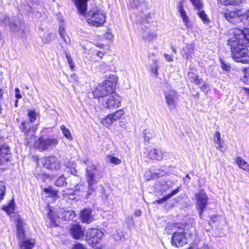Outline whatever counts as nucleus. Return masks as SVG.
I'll use <instances>...</instances> for the list:
<instances>
[{
  "label": "nucleus",
  "instance_id": "nucleus-12",
  "mask_svg": "<svg viewBox=\"0 0 249 249\" xmlns=\"http://www.w3.org/2000/svg\"><path fill=\"white\" fill-rule=\"evenodd\" d=\"M147 156L150 159L160 160L163 159H167L169 154L160 149L153 148L148 152Z\"/></svg>",
  "mask_w": 249,
  "mask_h": 249
},
{
  "label": "nucleus",
  "instance_id": "nucleus-8",
  "mask_svg": "<svg viewBox=\"0 0 249 249\" xmlns=\"http://www.w3.org/2000/svg\"><path fill=\"white\" fill-rule=\"evenodd\" d=\"M196 199V206L199 209V215L202 216L203 211L208 204V198L203 190H200L195 195Z\"/></svg>",
  "mask_w": 249,
  "mask_h": 249
},
{
  "label": "nucleus",
  "instance_id": "nucleus-49",
  "mask_svg": "<svg viewBox=\"0 0 249 249\" xmlns=\"http://www.w3.org/2000/svg\"><path fill=\"white\" fill-rule=\"evenodd\" d=\"M163 55L167 62H171L173 61V56L172 55L166 53H163Z\"/></svg>",
  "mask_w": 249,
  "mask_h": 249
},
{
  "label": "nucleus",
  "instance_id": "nucleus-54",
  "mask_svg": "<svg viewBox=\"0 0 249 249\" xmlns=\"http://www.w3.org/2000/svg\"><path fill=\"white\" fill-rule=\"evenodd\" d=\"M67 191H69V190H67ZM67 191H63L62 192V195L64 196H68L69 195H71V193H68V192H66Z\"/></svg>",
  "mask_w": 249,
  "mask_h": 249
},
{
  "label": "nucleus",
  "instance_id": "nucleus-52",
  "mask_svg": "<svg viewBox=\"0 0 249 249\" xmlns=\"http://www.w3.org/2000/svg\"><path fill=\"white\" fill-rule=\"evenodd\" d=\"M105 54V53L102 52V51H98L97 52L96 55L97 56H98L100 58H102L104 56Z\"/></svg>",
  "mask_w": 249,
  "mask_h": 249
},
{
  "label": "nucleus",
  "instance_id": "nucleus-33",
  "mask_svg": "<svg viewBox=\"0 0 249 249\" xmlns=\"http://www.w3.org/2000/svg\"><path fill=\"white\" fill-rule=\"evenodd\" d=\"M107 161L109 163L114 164H119L121 162L120 159L112 155H107Z\"/></svg>",
  "mask_w": 249,
  "mask_h": 249
},
{
  "label": "nucleus",
  "instance_id": "nucleus-27",
  "mask_svg": "<svg viewBox=\"0 0 249 249\" xmlns=\"http://www.w3.org/2000/svg\"><path fill=\"white\" fill-rule=\"evenodd\" d=\"M178 192H179L178 189H176V190L172 191L170 194H169L168 195H167L166 196L163 197L162 198L156 200L154 202V203H158V204L163 203V202H165L166 201H167V200L170 199L171 197H172L174 195L177 194L178 193Z\"/></svg>",
  "mask_w": 249,
  "mask_h": 249
},
{
  "label": "nucleus",
  "instance_id": "nucleus-4",
  "mask_svg": "<svg viewBox=\"0 0 249 249\" xmlns=\"http://www.w3.org/2000/svg\"><path fill=\"white\" fill-rule=\"evenodd\" d=\"M86 11L87 9L83 14L79 12L78 13L84 17L89 24L97 27L103 25L106 21V17L104 14L98 10H90L86 14Z\"/></svg>",
  "mask_w": 249,
  "mask_h": 249
},
{
  "label": "nucleus",
  "instance_id": "nucleus-37",
  "mask_svg": "<svg viewBox=\"0 0 249 249\" xmlns=\"http://www.w3.org/2000/svg\"><path fill=\"white\" fill-rule=\"evenodd\" d=\"M6 187L4 182L0 181V201L3 199L5 194Z\"/></svg>",
  "mask_w": 249,
  "mask_h": 249
},
{
  "label": "nucleus",
  "instance_id": "nucleus-24",
  "mask_svg": "<svg viewBox=\"0 0 249 249\" xmlns=\"http://www.w3.org/2000/svg\"><path fill=\"white\" fill-rule=\"evenodd\" d=\"M235 162L239 168L246 171H249V164L242 157H237L235 159Z\"/></svg>",
  "mask_w": 249,
  "mask_h": 249
},
{
  "label": "nucleus",
  "instance_id": "nucleus-9",
  "mask_svg": "<svg viewBox=\"0 0 249 249\" xmlns=\"http://www.w3.org/2000/svg\"><path fill=\"white\" fill-rule=\"evenodd\" d=\"M164 95L166 103L170 109H173L176 106L178 100L177 92L173 89H167L164 90Z\"/></svg>",
  "mask_w": 249,
  "mask_h": 249
},
{
  "label": "nucleus",
  "instance_id": "nucleus-29",
  "mask_svg": "<svg viewBox=\"0 0 249 249\" xmlns=\"http://www.w3.org/2000/svg\"><path fill=\"white\" fill-rule=\"evenodd\" d=\"M3 209L8 214H10V213H14L15 210V204L14 199H13L8 205L3 207Z\"/></svg>",
  "mask_w": 249,
  "mask_h": 249
},
{
  "label": "nucleus",
  "instance_id": "nucleus-7",
  "mask_svg": "<svg viewBox=\"0 0 249 249\" xmlns=\"http://www.w3.org/2000/svg\"><path fill=\"white\" fill-rule=\"evenodd\" d=\"M58 142L56 139L40 138L35 142V146L40 151H44L56 146Z\"/></svg>",
  "mask_w": 249,
  "mask_h": 249
},
{
  "label": "nucleus",
  "instance_id": "nucleus-22",
  "mask_svg": "<svg viewBox=\"0 0 249 249\" xmlns=\"http://www.w3.org/2000/svg\"><path fill=\"white\" fill-rule=\"evenodd\" d=\"M77 9L78 12L81 14L84 13L86 9L87 2L89 0H73Z\"/></svg>",
  "mask_w": 249,
  "mask_h": 249
},
{
  "label": "nucleus",
  "instance_id": "nucleus-50",
  "mask_svg": "<svg viewBox=\"0 0 249 249\" xmlns=\"http://www.w3.org/2000/svg\"><path fill=\"white\" fill-rule=\"evenodd\" d=\"M104 37L109 40H110L113 38V35L112 34L109 32L106 33L104 35Z\"/></svg>",
  "mask_w": 249,
  "mask_h": 249
},
{
  "label": "nucleus",
  "instance_id": "nucleus-56",
  "mask_svg": "<svg viewBox=\"0 0 249 249\" xmlns=\"http://www.w3.org/2000/svg\"><path fill=\"white\" fill-rule=\"evenodd\" d=\"M171 49L174 53H177L176 49L174 46H171Z\"/></svg>",
  "mask_w": 249,
  "mask_h": 249
},
{
  "label": "nucleus",
  "instance_id": "nucleus-20",
  "mask_svg": "<svg viewBox=\"0 0 249 249\" xmlns=\"http://www.w3.org/2000/svg\"><path fill=\"white\" fill-rule=\"evenodd\" d=\"M80 218L83 223L88 224L91 222L93 220L91 210L89 209L83 210L81 212Z\"/></svg>",
  "mask_w": 249,
  "mask_h": 249
},
{
  "label": "nucleus",
  "instance_id": "nucleus-31",
  "mask_svg": "<svg viewBox=\"0 0 249 249\" xmlns=\"http://www.w3.org/2000/svg\"><path fill=\"white\" fill-rule=\"evenodd\" d=\"M58 32H59V34L61 37L62 38V39H63V40L67 44H68L70 42V39L69 38L67 39L66 37V35H65L64 27V25L62 23H60Z\"/></svg>",
  "mask_w": 249,
  "mask_h": 249
},
{
  "label": "nucleus",
  "instance_id": "nucleus-28",
  "mask_svg": "<svg viewBox=\"0 0 249 249\" xmlns=\"http://www.w3.org/2000/svg\"><path fill=\"white\" fill-rule=\"evenodd\" d=\"M188 77L191 80V82L196 84L199 86L201 84L202 79H198V76L193 72H189L188 74Z\"/></svg>",
  "mask_w": 249,
  "mask_h": 249
},
{
  "label": "nucleus",
  "instance_id": "nucleus-32",
  "mask_svg": "<svg viewBox=\"0 0 249 249\" xmlns=\"http://www.w3.org/2000/svg\"><path fill=\"white\" fill-rule=\"evenodd\" d=\"M197 14L204 23H208L210 22V20L208 16L204 11L200 10V9L198 10Z\"/></svg>",
  "mask_w": 249,
  "mask_h": 249
},
{
  "label": "nucleus",
  "instance_id": "nucleus-57",
  "mask_svg": "<svg viewBox=\"0 0 249 249\" xmlns=\"http://www.w3.org/2000/svg\"><path fill=\"white\" fill-rule=\"evenodd\" d=\"M16 97L18 99H19L21 97V96L19 93H18L16 94Z\"/></svg>",
  "mask_w": 249,
  "mask_h": 249
},
{
  "label": "nucleus",
  "instance_id": "nucleus-47",
  "mask_svg": "<svg viewBox=\"0 0 249 249\" xmlns=\"http://www.w3.org/2000/svg\"><path fill=\"white\" fill-rule=\"evenodd\" d=\"M221 68L222 69L225 71H229L230 68V66L229 64H226L223 61H221Z\"/></svg>",
  "mask_w": 249,
  "mask_h": 249
},
{
  "label": "nucleus",
  "instance_id": "nucleus-30",
  "mask_svg": "<svg viewBox=\"0 0 249 249\" xmlns=\"http://www.w3.org/2000/svg\"><path fill=\"white\" fill-rule=\"evenodd\" d=\"M43 191L46 193L48 196H57L58 191L54 190L52 187H48L47 188H44Z\"/></svg>",
  "mask_w": 249,
  "mask_h": 249
},
{
  "label": "nucleus",
  "instance_id": "nucleus-39",
  "mask_svg": "<svg viewBox=\"0 0 249 249\" xmlns=\"http://www.w3.org/2000/svg\"><path fill=\"white\" fill-rule=\"evenodd\" d=\"M244 75L242 78V80L245 83L249 85V68L246 69L244 71Z\"/></svg>",
  "mask_w": 249,
  "mask_h": 249
},
{
  "label": "nucleus",
  "instance_id": "nucleus-13",
  "mask_svg": "<svg viewBox=\"0 0 249 249\" xmlns=\"http://www.w3.org/2000/svg\"><path fill=\"white\" fill-rule=\"evenodd\" d=\"M124 114V111L122 109L118 110L113 114H108L102 121V124L106 127H108L114 121L119 120Z\"/></svg>",
  "mask_w": 249,
  "mask_h": 249
},
{
  "label": "nucleus",
  "instance_id": "nucleus-51",
  "mask_svg": "<svg viewBox=\"0 0 249 249\" xmlns=\"http://www.w3.org/2000/svg\"><path fill=\"white\" fill-rule=\"evenodd\" d=\"M199 87L202 90L204 91L207 89V86L204 84L202 80L201 84Z\"/></svg>",
  "mask_w": 249,
  "mask_h": 249
},
{
  "label": "nucleus",
  "instance_id": "nucleus-48",
  "mask_svg": "<svg viewBox=\"0 0 249 249\" xmlns=\"http://www.w3.org/2000/svg\"><path fill=\"white\" fill-rule=\"evenodd\" d=\"M72 249H87V248L85 245L77 243L73 247Z\"/></svg>",
  "mask_w": 249,
  "mask_h": 249
},
{
  "label": "nucleus",
  "instance_id": "nucleus-5",
  "mask_svg": "<svg viewBox=\"0 0 249 249\" xmlns=\"http://www.w3.org/2000/svg\"><path fill=\"white\" fill-rule=\"evenodd\" d=\"M225 18L229 22L236 24L242 22V10L235 8L233 10H226L222 12Z\"/></svg>",
  "mask_w": 249,
  "mask_h": 249
},
{
  "label": "nucleus",
  "instance_id": "nucleus-2",
  "mask_svg": "<svg viewBox=\"0 0 249 249\" xmlns=\"http://www.w3.org/2000/svg\"><path fill=\"white\" fill-rule=\"evenodd\" d=\"M85 163L87 165L86 177L88 184L86 196L89 197L94 192L96 189V185L102 177V175L96 165Z\"/></svg>",
  "mask_w": 249,
  "mask_h": 249
},
{
  "label": "nucleus",
  "instance_id": "nucleus-6",
  "mask_svg": "<svg viewBox=\"0 0 249 249\" xmlns=\"http://www.w3.org/2000/svg\"><path fill=\"white\" fill-rule=\"evenodd\" d=\"M86 236L89 244L93 245L97 244L101 240L103 236V232L98 229H89L87 231Z\"/></svg>",
  "mask_w": 249,
  "mask_h": 249
},
{
  "label": "nucleus",
  "instance_id": "nucleus-26",
  "mask_svg": "<svg viewBox=\"0 0 249 249\" xmlns=\"http://www.w3.org/2000/svg\"><path fill=\"white\" fill-rule=\"evenodd\" d=\"M143 134L144 141L147 142L149 141L151 139L155 136L154 131L150 128L144 129Z\"/></svg>",
  "mask_w": 249,
  "mask_h": 249
},
{
  "label": "nucleus",
  "instance_id": "nucleus-61",
  "mask_svg": "<svg viewBox=\"0 0 249 249\" xmlns=\"http://www.w3.org/2000/svg\"><path fill=\"white\" fill-rule=\"evenodd\" d=\"M81 188H84V186H83L82 185H81L80 187H79V189Z\"/></svg>",
  "mask_w": 249,
  "mask_h": 249
},
{
  "label": "nucleus",
  "instance_id": "nucleus-16",
  "mask_svg": "<svg viewBox=\"0 0 249 249\" xmlns=\"http://www.w3.org/2000/svg\"><path fill=\"white\" fill-rule=\"evenodd\" d=\"M11 157L9 147L6 145H0V165L6 164Z\"/></svg>",
  "mask_w": 249,
  "mask_h": 249
},
{
  "label": "nucleus",
  "instance_id": "nucleus-42",
  "mask_svg": "<svg viewBox=\"0 0 249 249\" xmlns=\"http://www.w3.org/2000/svg\"><path fill=\"white\" fill-rule=\"evenodd\" d=\"M17 230H22L24 229L23 226H24V222L17 216Z\"/></svg>",
  "mask_w": 249,
  "mask_h": 249
},
{
  "label": "nucleus",
  "instance_id": "nucleus-19",
  "mask_svg": "<svg viewBox=\"0 0 249 249\" xmlns=\"http://www.w3.org/2000/svg\"><path fill=\"white\" fill-rule=\"evenodd\" d=\"M178 10L186 28H191L192 27V25L190 23L189 18L187 16L186 12L184 10L183 5L181 2H179L178 6Z\"/></svg>",
  "mask_w": 249,
  "mask_h": 249
},
{
  "label": "nucleus",
  "instance_id": "nucleus-40",
  "mask_svg": "<svg viewBox=\"0 0 249 249\" xmlns=\"http://www.w3.org/2000/svg\"><path fill=\"white\" fill-rule=\"evenodd\" d=\"M242 22L249 23V10L246 12L242 11Z\"/></svg>",
  "mask_w": 249,
  "mask_h": 249
},
{
  "label": "nucleus",
  "instance_id": "nucleus-35",
  "mask_svg": "<svg viewBox=\"0 0 249 249\" xmlns=\"http://www.w3.org/2000/svg\"><path fill=\"white\" fill-rule=\"evenodd\" d=\"M67 184L66 178L63 176L59 177L55 182V186L62 187Z\"/></svg>",
  "mask_w": 249,
  "mask_h": 249
},
{
  "label": "nucleus",
  "instance_id": "nucleus-1",
  "mask_svg": "<svg viewBox=\"0 0 249 249\" xmlns=\"http://www.w3.org/2000/svg\"><path fill=\"white\" fill-rule=\"evenodd\" d=\"M230 34L233 37L228 41L231 46L233 59L237 62L249 63V51L246 47L249 46V28L242 30L238 28L232 29Z\"/></svg>",
  "mask_w": 249,
  "mask_h": 249
},
{
  "label": "nucleus",
  "instance_id": "nucleus-3",
  "mask_svg": "<svg viewBox=\"0 0 249 249\" xmlns=\"http://www.w3.org/2000/svg\"><path fill=\"white\" fill-rule=\"evenodd\" d=\"M116 82V77L114 75L110 76L109 79L98 85L92 92L94 98L99 99L113 93L115 89Z\"/></svg>",
  "mask_w": 249,
  "mask_h": 249
},
{
  "label": "nucleus",
  "instance_id": "nucleus-18",
  "mask_svg": "<svg viewBox=\"0 0 249 249\" xmlns=\"http://www.w3.org/2000/svg\"><path fill=\"white\" fill-rule=\"evenodd\" d=\"M121 98L117 95L110 96L105 102V107L107 108H113L121 105Z\"/></svg>",
  "mask_w": 249,
  "mask_h": 249
},
{
  "label": "nucleus",
  "instance_id": "nucleus-17",
  "mask_svg": "<svg viewBox=\"0 0 249 249\" xmlns=\"http://www.w3.org/2000/svg\"><path fill=\"white\" fill-rule=\"evenodd\" d=\"M44 165L48 169L57 170L59 169L60 163L55 157H48L45 158Z\"/></svg>",
  "mask_w": 249,
  "mask_h": 249
},
{
  "label": "nucleus",
  "instance_id": "nucleus-44",
  "mask_svg": "<svg viewBox=\"0 0 249 249\" xmlns=\"http://www.w3.org/2000/svg\"><path fill=\"white\" fill-rule=\"evenodd\" d=\"M66 57L67 60V61L71 69H73L74 68V63H73L72 61V59L71 58V55L70 53H66Z\"/></svg>",
  "mask_w": 249,
  "mask_h": 249
},
{
  "label": "nucleus",
  "instance_id": "nucleus-59",
  "mask_svg": "<svg viewBox=\"0 0 249 249\" xmlns=\"http://www.w3.org/2000/svg\"><path fill=\"white\" fill-rule=\"evenodd\" d=\"M19 91V89L18 88H17V89H15V92H16V93H18Z\"/></svg>",
  "mask_w": 249,
  "mask_h": 249
},
{
  "label": "nucleus",
  "instance_id": "nucleus-62",
  "mask_svg": "<svg viewBox=\"0 0 249 249\" xmlns=\"http://www.w3.org/2000/svg\"><path fill=\"white\" fill-rule=\"evenodd\" d=\"M50 213H51V210H50V212L48 213V214L49 216L50 215V214H49Z\"/></svg>",
  "mask_w": 249,
  "mask_h": 249
},
{
  "label": "nucleus",
  "instance_id": "nucleus-46",
  "mask_svg": "<svg viewBox=\"0 0 249 249\" xmlns=\"http://www.w3.org/2000/svg\"><path fill=\"white\" fill-rule=\"evenodd\" d=\"M158 68L157 61H154L153 66H151V71L156 75H158Z\"/></svg>",
  "mask_w": 249,
  "mask_h": 249
},
{
  "label": "nucleus",
  "instance_id": "nucleus-14",
  "mask_svg": "<svg viewBox=\"0 0 249 249\" xmlns=\"http://www.w3.org/2000/svg\"><path fill=\"white\" fill-rule=\"evenodd\" d=\"M20 129L22 132H24L26 135V139L28 140V137H33L34 136V133L36 130V126H31V123L29 122H23L20 126Z\"/></svg>",
  "mask_w": 249,
  "mask_h": 249
},
{
  "label": "nucleus",
  "instance_id": "nucleus-43",
  "mask_svg": "<svg viewBox=\"0 0 249 249\" xmlns=\"http://www.w3.org/2000/svg\"><path fill=\"white\" fill-rule=\"evenodd\" d=\"M28 116L29 117L30 123H32L35 121L36 119V112L33 110H30L28 113Z\"/></svg>",
  "mask_w": 249,
  "mask_h": 249
},
{
  "label": "nucleus",
  "instance_id": "nucleus-41",
  "mask_svg": "<svg viewBox=\"0 0 249 249\" xmlns=\"http://www.w3.org/2000/svg\"><path fill=\"white\" fill-rule=\"evenodd\" d=\"M193 3V5L198 10L201 9L202 8V5L200 0H190Z\"/></svg>",
  "mask_w": 249,
  "mask_h": 249
},
{
  "label": "nucleus",
  "instance_id": "nucleus-45",
  "mask_svg": "<svg viewBox=\"0 0 249 249\" xmlns=\"http://www.w3.org/2000/svg\"><path fill=\"white\" fill-rule=\"evenodd\" d=\"M170 186L168 185L165 182H163L161 184L160 186V191H161L162 194L163 192L167 191L170 189Z\"/></svg>",
  "mask_w": 249,
  "mask_h": 249
},
{
  "label": "nucleus",
  "instance_id": "nucleus-34",
  "mask_svg": "<svg viewBox=\"0 0 249 249\" xmlns=\"http://www.w3.org/2000/svg\"><path fill=\"white\" fill-rule=\"evenodd\" d=\"M145 6L144 2L138 0H133L132 1L130 2L129 4V6L132 8H138L139 6Z\"/></svg>",
  "mask_w": 249,
  "mask_h": 249
},
{
  "label": "nucleus",
  "instance_id": "nucleus-60",
  "mask_svg": "<svg viewBox=\"0 0 249 249\" xmlns=\"http://www.w3.org/2000/svg\"><path fill=\"white\" fill-rule=\"evenodd\" d=\"M188 178L190 179V177L188 175H187L184 179Z\"/></svg>",
  "mask_w": 249,
  "mask_h": 249
},
{
  "label": "nucleus",
  "instance_id": "nucleus-15",
  "mask_svg": "<svg viewBox=\"0 0 249 249\" xmlns=\"http://www.w3.org/2000/svg\"><path fill=\"white\" fill-rule=\"evenodd\" d=\"M69 231L73 238L78 240L82 239L84 236V230L79 224H74L71 226Z\"/></svg>",
  "mask_w": 249,
  "mask_h": 249
},
{
  "label": "nucleus",
  "instance_id": "nucleus-25",
  "mask_svg": "<svg viewBox=\"0 0 249 249\" xmlns=\"http://www.w3.org/2000/svg\"><path fill=\"white\" fill-rule=\"evenodd\" d=\"M219 3L224 6L238 5L245 2L246 0H218Z\"/></svg>",
  "mask_w": 249,
  "mask_h": 249
},
{
  "label": "nucleus",
  "instance_id": "nucleus-55",
  "mask_svg": "<svg viewBox=\"0 0 249 249\" xmlns=\"http://www.w3.org/2000/svg\"><path fill=\"white\" fill-rule=\"evenodd\" d=\"M71 173L73 175L77 176V171L75 169H71Z\"/></svg>",
  "mask_w": 249,
  "mask_h": 249
},
{
  "label": "nucleus",
  "instance_id": "nucleus-11",
  "mask_svg": "<svg viewBox=\"0 0 249 249\" xmlns=\"http://www.w3.org/2000/svg\"><path fill=\"white\" fill-rule=\"evenodd\" d=\"M17 237L21 241L19 244L21 249H32L34 246V241L25 239L24 229L17 230Z\"/></svg>",
  "mask_w": 249,
  "mask_h": 249
},
{
  "label": "nucleus",
  "instance_id": "nucleus-58",
  "mask_svg": "<svg viewBox=\"0 0 249 249\" xmlns=\"http://www.w3.org/2000/svg\"><path fill=\"white\" fill-rule=\"evenodd\" d=\"M96 46L97 47H98L99 48H102L104 47V45L103 44H96Z\"/></svg>",
  "mask_w": 249,
  "mask_h": 249
},
{
  "label": "nucleus",
  "instance_id": "nucleus-21",
  "mask_svg": "<svg viewBox=\"0 0 249 249\" xmlns=\"http://www.w3.org/2000/svg\"><path fill=\"white\" fill-rule=\"evenodd\" d=\"M194 53V47L192 45H187L185 47H183L181 51V54L186 59H188L189 57Z\"/></svg>",
  "mask_w": 249,
  "mask_h": 249
},
{
  "label": "nucleus",
  "instance_id": "nucleus-53",
  "mask_svg": "<svg viewBox=\"0 0 249 249\" xmlns=\"http://www.w3.org/2000/svg\"><path fill=\"white\" fill-rule=\"evenodd\" d=\"M134 214L136 216H140L141 215V211L140 210H137L135 211Z\"/></svg>",
  "mask_w": 249,
  "mask_h": 249
},
{
  "label": "nucleus",
  "instance_id": "nucleus-23",
  "mask_svg": "<svg viewBox=\"0 0 249 249\" xmlns=\"http://www.w3.org/2000/svg\"><path fill=\"white\" fill-rule=\"evenodd\" d=\"M142 37L145 40L151 41L157 38V34L154 31L147 30L143 32Z\"/></svg>",
  "mask_w": 249,
  "mask_h": 249
},
{
  "label": "nucleus",
  "instance_id": "nucleus-36",
  "mask_svg": "<svg viewBox=\"0 0 249 249\" xmlns=\"http://www.w3.org/2000/svg\"><path fill=\"white\" fill-rule=\"evenodd\" d=\"M214 137L215 138L214 141L215 143L216 144L215 147L216 148L218 149L221 147L220 134L219 132H216L214 135Z\"/></svg>",
  "mask_w": 249,
  "mask_h": 249
},
{
  "label": "nucleus",
  "instance_id": "nucleus-10",
  "mask_svg": "<svg viewBox=\"0 0 249 249\" xmlns=\"http://www.w3.org/2000/svg\"><path fill=\"white\" fill-rule=\"evenodd\" d=\"M172 246L177 248L183 247L187 243V238L183 231L173 233L171 241Z\"/></svg>",
  "mask_w": 249,
  "mask_h": 249
},
{
  "label": "nucleus",
  "instance_id": "nucleus-38",
  "mask_svg": "<svg viewBox=\"0 0 249 249\" xmlns=\"http://www.w3.org/2000/svg\"><path fill=\"white\" fill-rule=\"evenodd\" d=\"M60 129L65 137L68 139L71 138V136L70 130L67 128H66L65 125H61L60 126Z\"/></svg>",
  "mask_w": 249,
  "mask_h": 249
}]
</instances>
